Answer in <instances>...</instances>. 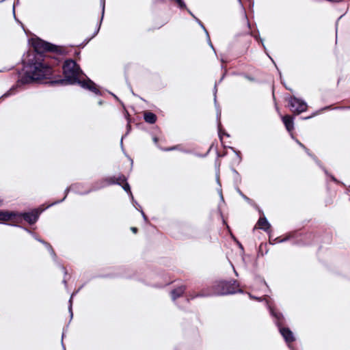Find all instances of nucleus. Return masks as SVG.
Masks as SVG:
<instances>
[{"label":"nucleus","mask_w":350,"mask_h":350,"mask_svg":"<svg viewBox=\"0 0 350 350\" xmlns=\"http://www.w3.org/2000/svg\"><path fill=\"white\" fill-rule=\"evenodd\" d=\"M66 80L71 84L78 83L83 88H87L94 92H97L96 85L90 80L82 81L83 73L74 61H66L63 67Z\"/></svg>","instance_id":"obj_1"},{"label":"nucleus","mask_w":350,"mask_h":350,"mask_svg":"<svg viewBox=\"0 0 350 350\" xmlns=\"http://www.w3.org/2000/svg\"><path fill=\"white\" fill-rule=\"evenodd\" d=\"M31 72L32 79L39 80L49 76L51 68L42 63H38L31 68Z\"/></svg>","instance_id":"obj_2"},{"label":"nucleus","mask_w":350,"mask_h":350,"mask_svg":"<svg viewBox=\"0 0 350 350\" xmlns=\"http://www.w3.org/2000/svg\"><path fill=\"white\" fill-rule=\"evenodd\" d=\"M289 104L291 105L292 111L297 113L304 111L307 107L305 103L299 100L296 98H291L289 100Z\"/></svg>","instance_id":"obj_3"},{"label":"nucleus","mask_w":350,"mask_h":350,"mask_svg":"<svg viewBox=\"0 0 350 350\" xmlns=\"http://www.w3.org/2000/svg\"><path fill=\"white\" fill-rule=\"evenodd\" d=\"M33 46L38 53H42L46 51H53L55 47L52 44L39 39L33 42Z\"/></svg>","instance_id":"obj_4"},{"label":"nucleus","mask_w":350,"mask_h":350,"mask_svg":"<svg viewBox=\"0 0 350 350\" xmlns=\"http://www.w3.org/2000/svg\"><path fill=\"white\" fill-rule=\"evenodd\" d=\"M222 289L220 291L221 294L234 293L237 292L236 288L238 287L237 282H234L232 286H229L228 283L223 282Z\"/></svg>","instance_id":"obj_5"},{"label":"nucleus","mask_w":350,"mask_h":350,"mask_svg":"<svg viewBox=\"0 0 350 350\" xmlns=\"http://www.w3.org/2000/svg\"><path fill=\"white\" fill-rule=\"evenodd\" d=\"M16 216L14 212L0 211V221H13Z\"/></svg>","instance_id":"obj_6"},{"label":"nucleus","mask_w":350,"mask_h":350,"mask_svg":"<svg viewBox=\"0 0 350 350\" xmlns=\"http://www.w3.org/2000/svg\"><path fill=\"white\" fill-rule=\"evenodd\" d=\"M40 212L36 210L31 213H25L24 215V219L30 224H33L36 221Z\"/></svg>","instance_id":"obj_7"},{"label":"nucleus","mask_w":350,"mask_h":350,"mask_svg":"<svg viewBox=\"0 0 350 350\" xmlns=\"http://www.w3.org/2000/svg\"><path fill=\"white\" fill-rule=\"evenodd\" d=\"M280 332L286 342H292L294 340L293 333L288 329H281Z\"/></svg>","instance_id":"obj_8"},{"label":"nucleus","mask_w":350,"mask_h":350,"mask_svg":"<svg viewBox=\"0 0 350 350\" xmlns=\"http://www.w3.org/2000/svg\"><path fill=\"white\" fill-rule=\"evenodd\" d=\"M282 120L286 129L288 131H291L293 129V121L292 118L289 116H285L282 118Z\"/></svg>","instance_id":"obj_9"},{"label":"nucleus","mask_w":350,"mask_h":350,"mask_svg":"<svg viewBox=\"0 0 350 350\" xmlns=\"http://www.w3.org/2000/svg\"><path fill=\"white\" fill-rule=\"evenodd\" d=\"M144 120L146 122L152 124L155 122L157 117L154 113L151 112H146L144 113Z\"/></svg>","instance_id":"obj_10"},{"label":"nucleus","mask_w":350,"mask_h":350,"mask_svg":"<svg viewBox=\"0 0 350 350\" xmlns=\"http://www.w3.org/2000/svg\"><path fill=\"white\" fill-rule=\"evenodd\" d=\"M258 225L260 228L263 229L265 230H267L269 227L270 224L267 221V220L265 218H260L258 222Z\"/></svg>","instance_id":"obj_11"},{"label":"nucleus","mask_w":350,"mask_h":350,"mask_svg":"<svg viewBox=\"0 0 350 350\" xmlns=\"http://www.w3.org/2000/svg\"><path fill=\"white\" fill-rule=\"evenodd\" d=\"M183 292H184V289L182 287L174 290L172 293L173 299H176V297H179L180 295H182L183 293Z\"/></svg>","instance_id":"obj_12"},{"label":"nucleus","mask_w":350,"mask_h":350,"mask_svg":"<svg viewBox=\"0 0 350 350\" xmlns=\"http://www.w3.org/2000/svg\"><path fill=\"white\" fill-rule=\"evenodd\" d=\"M180 7L184 8L185 5L184 4L183 1L182 0H174Z\"/></svg>","instance_id":"obj_13"},{"label":"nucleus","mask_w":350,"mask_h":350,"mask_svg":"<svg viewBox=\"0 0 350 350\" xmlns=\"http://www.w3.org/2000/svg\"><path fill=\"white\" fill-rule=\"evenodd\" d=\"M123 189L125 191H129V189H130L129 185L128 184L124 185L123 187Z\"/></svg>","instance_id":"obj_14"},{"label":"nucleus","mask_w":350,"mask_h":350,"mask_svg":"<svg viewBox=\"0 0 350 350\" xmlns=\"http://www.w3.org/2000/svg\"><path fill=\"white\" fill-rule=\"evenodd\" d=\"M131 230H132L134 233H136V232H137V228L133 227V228H131Z\"/></svg>","instance_id":"obj_15"},{"label":"nucleus","mask_w":350,"mask_h":350,"mask_svg":"<svg viewBox=\"0 0 350 350\" xmlns=\"http://www.w3.org/2000/svg\"><path fill=\"white\" fill-rule=\"evenodd\" d=\"M142 215H143V217H144V219H146V216H145V215L144 214V213H142Z\"/></svg>","instance_id":"obj_16"}]
</instances>
